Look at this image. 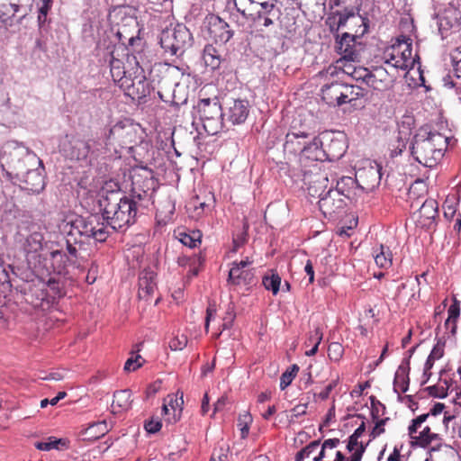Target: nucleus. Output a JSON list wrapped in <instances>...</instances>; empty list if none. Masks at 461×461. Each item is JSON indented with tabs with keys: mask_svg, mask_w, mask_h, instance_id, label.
Here are the masks:
<instances>
[{
	"mask_svg": "<svg viewBox=\"0 0 461 461\" xmlns=\"http://www.w3.org/2000/svg\"><path fill=\"white\" fill-rule=\"evenodd\" d=\"M349 86H350V89L348 90L349 91L348 95H349L351 103L357 99L363 98L367 95V91L358 86L349 85Z\"/></svg>",
	"mask_w": 461,
	"mask_h": 461,
	"instance_id": "nucleus-52",
	"label": "nucleus"
},
{
	"mask_svg": "<svg viewBox=\"0 0 461 461\" xmlns=\"http://www.w3.org/2000/svg\"><path fill=\"white\" fill-rule=\"evenodd\" d=\"M103 221H99V216H96V220L94 223V230L91 232L90 238H93L96 241L104 242L106 240V239L110 235V231L107 230V227L109 226L111 229L112 227L107 224L106 221L102 216Z\"/></svg>",
	"mask_w": 461,
	"mask_h": 461,
	"instance_id": "nucleus-32",
	"label": "nucleus"
},
{
	"mask_svg": "<svg viewBox=\"0 0 461 461\" xmlns=\"http://www.w3.org/2000/svg\"><path fill=\"white\" fill-rule=\"evenodd\" d=\"M322 142L320 137H314L309 141L303 149L301 155L299 156V161L302 167H308L309 162L324 161V151L322 150Z\"/></svg>",
	"mask_w": 461,
	"mask_h": 461,
	"instance_id": "nucleus-15",
	"label": "nucleus"
},
{
	"mask_svg": "<svg viewBox=\"0 0 461 461\" xmlns=\"http://www.w3.org/2000/svg\"><path fill=\"white\" fill-rule=\"evenodd\" d=\"M90 141L79 135L66 134L59 141V152L70 160H85L94 153Z\"/></svg>",
	"mask_w": 461,
	"mask_h": 461,
	"instance_id": "nucleus-8",
	"label": "nucleus"
},
{
	"mask_svg": "<svg viewBox=\"0 0 461 461\" xmlns=\"http://www.w3.org/2000/svg\"><path fill=\"white\" fill-rule=\"evenodd\" d=\"M460 315V303L456 298H454L452 304L448 308V318L445 321V326L447 328L451 321H456Z\"/></svg>",
	"mask_w": 461,
	"mask_h": 461,
	"instance_id": "nucleus-46",
	"label": "nucleus"
},
{
	"mask_svg": "<svg viewBox=\"0 0 461 461\" xmlns=\"http://www.w3.org/2000/svg\"><path fill=\"white\" fill-rule=\"evenodd\" d=\"M135 81V78L131 79L124 75V77H122V80H117L116 83H118L120 88L123 89L125 94L130 96L131 93V85H134Z\"/></svg>",
	"mask_w": 461,
	"mask_h": 461,
	"instance_id": "nucleus-55",
	"label": "nucleus"
},
{
	"mask_svg": "<svg viewBox=\"0 0 461 461\" xmlns=\"http://www.w3.org/2000/svg\"><path fill=\"white\" fill-rule=\"evenodd\" d=\"M49 442H37L35 447L39 450L49 451L52 448L59 449V446L66 447L67 440L64 438H50Z\"/></svg>",
	"mask_w": 461,
	"mask_h": 461,
	"instance_id": "nucleus-42",
	"label": "nucleus"
},
{
	"mask_svg": "<svg viewBox=\"0 0 461 461\" xmlns=\"http://www.w3.org/2000/svg\"><path fill=\"white\" fill-rule=\"evenodd\" d=\"M137 131L130 120L120 121L109 130L107 139L118 140L122 145L135 142Z\"/></svg>",
	"mask_w": 461,
	"mask_h": 461,
	"instance_id": "nucleus-13",
	"label": "nucleus"
},
{
	"mask_svg": "<svg viewBox=\"0 0 461 461\" xmlns=\"http://www.w3.org/2000/svg\"><path fill=\"white\" fill-rule=\"evenodd\" d=\"M350 86L348 84L343 85V89L340 90L339 98L335 104V106H341L344 104L351 103V100L349 98V90Z\"/></svg>",
	"mask_w": 461,
	"mask_h": 461,
	"instance_id": "nucleus-53",
	"label": "nucleus"
},
{
	"mask_svg": "<svg viewBox=\"0 0 461 461\" xmlns=\"http://www.w3.org/2000/svg\"><path fill=\"white\" fill-rule=\"evenodd\" d=\"M414 118L411 115H404L398 122V137L402 140H409L414 125Z\"/></svg>",
	"mask_w": 461,
	"mask_h": 461,
	"instance_id": "nucleus-33",
	"label": "nucleus"
},
{
	"mask_svg": "<svg viewBox=\"0 0 461 461\" xmlns=\"http://www.w3.org/2000/svg\"><path fill=\"white\" fill-rule=\"evenodd\" d=\"M52 271L50 273L46 285L48 292L41 291V301L54 303L67 294V289L73 285L76 280L75 262L68 258L66 252L57 249L50 252Z\"/></svg>",
	"mask_w": 461,
	"mask_h": 461,
	"instance_id": "nucleus-2",
	"label": "nucleus"
},
{
	"mask_svg": "<svg viewBox=\"0 0 461 461\" xmlns=\"http://www.w3.org/2000/svg\"><path fill=\"white\" fill-rule=\"evenodd\" d=\"M393 254L390 249L383 244L380 245V252L375 255V261L381 268H387L392 265Z\"/></svg>",
	"mask_w": 461,
	"mask_h": 461,
	"instance_id": "nucleus-35",
	"label": "nucleus"
},
{
	"mask_svg": "<svg viewBox=\"0 0 461 461\" xmlns=\"http://www.w3.org/2000/svg\"><path fill=\"white\" fill-rule=\"evenodd\" d=\"M203 60L207 68L214 71L220 68L221 64L225 61V59L215 46L206 44L203 50Z\"/></svg>",
	"mask_w": 461,
	"mask_h": 461,
	"instance_id": "nucleus-24",
	"label": "nucleus"
},
{
	"mask_svg": "<svg viewBox=\"0 0 461 461\" xmlns=\"http://www.w3.org/2000/svg\"><path fill=\"white\" fill-rule=\"evenodd\" d=\"M162 422L160 419L151 417L144 422V429L149 434H155L160 430Z\"/></svg>",
	"mask_w": 461,
	"mask_h": 461,
	"instance_id": "nucleus-48",
	"label": "nucleus"
},
{
	"mask_svg": "<svg viewBox=\"0 0 461 461\" xmlns=\"http://www.w3.org/2000/svg\"><path fill=\"white\" fill-rule=\"evenodd\" d=\"M98 272V265L95 262L91 263V267L88 269L87 275L86 276V282L92 285L95 282Z\"/></svg>",
	"mask_w": 461,
	"mask_h": 461,
	"instance_id": "nucleus-59",
	"label": "nucleus"
},
{
	"mask_svg": "<svg viewBox=\"0 0 461 461\" xmlns=\"http://www.w3.org/2000/svg\"><path fill=\"white\" fill-rule=\"evenodd\" d=\"M131 403V392L129 389L116 391L113 394V407L116 404L119 408L128 409Z\"/></svg>",
	"mask_w": 461,
	"mask_h": 461,
	"instance_id": "nucleus-36",
	"label": "nucleus"
},
{
	"mask_svg": "<svg viewBox=\"0 0 461 461\" xmlns=\"http://www.w3.org/2000/svg\"><path fill=\"white\" fill-rule=\"evenodd\" d=\"M364 189V185L359 183L358 177L356 175V177L353 178L351 176H342L338 182L336 188L334 190L338 191L339 195H342L344 198L351 199L353 194H355V189Z\"/></svg>",
	"mask_w": 461,
	"mask_h": 461,
	"instance_id": "nucleus-23",
	"label": "nucleus"
},
{
	"mask_svg": "<svg viewBox=\"0 0 461 461\" xmlns=\"http://www.w3.org/2000/svg\"><path fill=\"white\" fill-rule=\"evenodd\" d=\"M438 32L442 39L447 36L451 30H457L460 25L461 12L456 8L450 7L445 9L443 13L437 15Z\"/></svg>",
	"mask_w": 461,
	"mask_h": 461,
	"instance_id": "nucleus-14",
	"label": "nucleus"
},
{
	"mask_svg": "<svg viewBox=\"0 0 461 461\" xmlns=\"http://www.w3.org/2000/svg\"><path fill=\"white\" fill-rule=\"evenodd\" d=\"M314 339H315V343H314L313 347L312 348V349H310L309 351L306 352V355L309 357L313 356L317 353L319 345L322 339V331L321 330L320 328H316L314 330Z\"/></svg>",
	"mask_w": 461,
	"mask_h": 461,
	"instance_id": "nucleus-57",
	"label": "nucleus"
},
{
	"mask_svg": "<svg viewBox=\"0 0 461 461\" xmlns=\"http://www.w3.org/2000/svg\"><path fill=\"white\" fill-rule=\"evenodd\" d=\"M408 41L410 39L398 40V42L393 45V52L397 51V54L400 56V60H396L393 65L396 68H406L407 65L405 63L411 58V42Z\"/></svg>",
	"mask_w": 461,
	"mask_h": 461,
	"instance_id": "nucleus-25",
	"label": "nucleus"
},
{
	"mask_svg": "<svg viewBox=\"0 0 461 461\" xmlns=\"http://www.w3.org/2000/svg\"><path fill=\"white\" fill-rule=\"evenodd\" d=\"M141 358L140 355L136 356L135 357H131L127 359V361L124 364V371L131 372L134 371L137 368L141 366V363L139 362V359Z\"/></svg>",
	"mask_w": 461,
	"mask_h": 461,
	"instance_id": "nucleus-56",
	"label": "nucleus"
},
{
	"mask_svg": "<svg viewBox=\"0 0 461 461\" xmlns=\"http://www.w3.org/2000/svg\"><path fill=\"white\" fill-rule=\"evenodd\" d=\"M97 215L84 218L79 216L71 221L70 230L68 231L69 236L78 234L90 238L91 232L94 230V223L96 220Z\"/></svg>",
	"mask_w": 461,
	"mask_h": 461,
	"instance_id": "nucleus-20",
	"label": "nucleus"
},
{
	"mask_svg": "<svg viewBox=\"0 0 461 461\" xmlns=\"http://www.w3.org/2000/svg\"><path fill=\"white\" fill-rule=\"evenodd\" d=\"M337 21L338 20H337L335 12L330 13L327 16L326 21H325L326 25L329 27L330 33L333 34L334 37H335V34H339V28L336 27L338 24Z\"/></svg>",
	"mask_w": 461,
	"mask_h": 461,
	"instance_id": "nucleus-54",
	"label": "nucleus"
},
{
	"mask_svg": "<svg viewBox=\"0 0 461 461\" xmlns=\"http://www.w3.org/2000/svg\"><path fill=\"white\" fill-rule=\"evenodd\" d=\"M447 146V137L422 127L413 137L410 149L416 161L427 167H433L443 158Z\"/></svg>",
	"mask_w": 461,
	"mask_h": 461,
	"instance_id": "nucleus-4",
	"label": "nucleus"
},
{
	"mask_svg": "<svg viewBox=\"0 0 461 461\" xmlns=\"http://www.w3.org/2000/svg\"><path fill=\"white\" fill-rule=\"evenodd\" d=\"M255 269L242 270L238 267H232L229 272L228 283L235 285L244 284L253 285L256 284Z\"/></svg>",
	"mask_w": 461,
	"mask_h": 461,
	"instance_id": "nucleus-21",
	"label": "nucleus"
},
{
	"mask_svg": "<svg viewBox=\"0 0 461 461\" xmlns=\"http://www.w3.org/2000/svg\"><path fill=\"white\" fill-rule=\"evenodd\" d=\"M320 439L310 442L307 446L296 453L294 461H303L304 458L311 457L312 453L320 447Z\"/></svg>",
	"mask_w": 461,
	"mask_h": 461,
	"instance_id": "nucleus-40",
	"label": "nucleus"
},
{
	"mask_svg": "<svg viewBox=\"0 0 461 461\" xmlns=\"http://www.w3.org/2000/svg\"><path fill=\"white\" fill-rule=\"evenodd\" d=\"M187 345V338L185 335L175 337L169 341L171 350H182Z\"/></svg>",
	"mask_w": 461,
	"mask_h": 461,
	"instance_id": "nucleus-51",
	"label": "nucleus"
},
{
	"mask_svg": "<svg viewBox=\"0 0 461 461\" xmlns=\"http://www.w3.org/2000/svg\"><path fill=\"white\" fill-rule=\"evenodd\" d=\"M430 428L429 426H426L420 432V435L415 437V441H411V446L415 447H427L429 445V435H430Z\"/></svg>",
	"mask_w": 461,
	"mask_h": 461,
	"instance_id": "nucleus-45",
	"label": "nucleus"
},
{
	"mask_svg": "<svg viewBox=\"0 0 461 461\" xmlns=\"http://www.w3.org/2000/svg\"><path fill=\"white\" fill-rule=\"evenodd\" d=\"M107 432L105 421L91 424L82 431L84 440H95L104 436Z\"/></svg>",
	"mask_w": 461,
	"mask_h": 461,
	"instance_id": "nucleus-31",
	"label": "nucleus"
},
{
	"mask_svg": "<svg viewBox=\"0 0 461 461\" xmlns=\"http://www.w3.org/2000/svg\"><path fill=\"white\" fill-rule=\"evenodd\" d=\"M309 133L304 131H289L285 135V141L284 143V150L289 154L301 155L303 149L306 147L309 142L307 139Z\"/></svg>",
	"mask_w": 461,
	"mask_h": 461,
	"instance_id": "nucleus-17",
	"label": "nucleus"
},
{
	"mask_svg": "<svg viewBox=\"0 0 461 461\" xmlns=\"http://www.w3.org/2000/svg\"><path fill=\"white\" fill-rule=\"evenodd\" d=\"M38 166L39 167L37 168L35 167H31L21 177H17L12 182L14 185H18L23 190L32 194H39L44 189L45 181L43 164Z\"/></svg>",
	"mask_w": 461,
	"mask_h": 461,
	"instance_id": "nucleus-12",
	"label": "nucleus"
},
{
	"mask_svg": "<svg viewBox=\"0 0 461 461\" xmlns=\"http://www.w3.org/2000/svg\"><path fill=\"white\" fill-rule=\"evenodd\" d=\"M179 241L189 248H195L197 244L201 243V233L199 230L193 231L192 234L185 232L179 233Z\"/></svg>",
	"mask_w": 461,
	"mask_h": 461,
	"instance_id": "nucleus-39",
	"label": "nucleus"
},
{
	"mask_svg": "<svg viewBox=\"0 0 461 461\" xmlns=\"http://www.w3.org/2000/svg\"><path fill=\"white\" fill-rule=\"evenodd\" d=\"M262 283L265 288L271 291L274 295L277 294L280 291L281 277L277 273H272L271 276H265Z\"/></svg>",
	"mask_w": 461,
	"mask_h": 461,
	"instance_id": "nucleus-37",
	"label": "nucleus"
},
{
	"mask_svg": "<svg viewBox=\"0 0 461 461\" xmlns=\"http://www.w3.org/2000/svg\"><path fill=\"white\" fill-rule=\"evenodd\" d=\"M381 170L382 167L375 164V166L360 168L357 171L359 183L361 184V182H363L366 184V186L364 185V189L371 190L380 184L382 178Z\"/></svg>",
	"mask_w": 461,
	"mask_h": 461,
	"instance_id": "nucleus-19",
	"label": "nucleus"
},
{
	"mask_svg": "<svg viewBox=\"0 0 461 461\" xmlns=\"http://www.w3.org/2000/svg\"><path fill=\"white\" fill-rule=\"evenodd\" d=\"M114 37V30L111 28L110 30L104 31V33L100 36L99 41L96 43V50L98 51L104 50V58H109L114 55V50L116 49V43L113 41Z\"/></svg>",
	"mask_w": 461,
	"mask_h": 461,
	"instance_id": "nucleus-26",
	"label": "nucleus"
},
{
	"mask_svg": "<svg viewBox=\"0 0 461 461\" xmlns=\"http://www.w3.org/2000/svg\"><path fill=\"white\" fill-rule=\"evenodd\" d=\"M343 85L344 83L338 81L324 85L321 87L323 101L330 106H335L339 92L343 89Z\"/></svg>",
	"mask_w": 461,
	"mask_h": 461,
	"instance_id": "nucleus-29",
	"label": "nucleus"
},
{
	"mask_svg": "<svg viewBox=\"0 0 461 461\" xmlns=\"http://www.w3.org/2000/svg\"><path fill=\"white\" fill-rule=\"evenodd\" d=\"M234 5L237 12L240 13L243 18L252 22L253 23H259L263 17L269 15L276 6L274 3H269L268 1H262L258 3L257 5H259L258 10H254L252 8L249 10L240 9L238 7L236 2Z\"/></svg>",
	"mask_w": 461,
	"mask_h": 461,
	"instance_id": "nucleus-18",
	"label": "nucleus"
},
{
	"mask_svg": "<svg viewBox=\"0 0 461 461\" xmlns=\"http://www.w3.org/2000/svg\"><path fill=\"white\" fill-rule=\"evenodd\" d=\"M445 340L441 338L438 339L436 345L433 347L430 354L437 357L441 358L444 356Z\"/></svg>",
	"mask_w": 461,
	"mask_h": 461,
	"instance_id": "nucleus-58",
	"label": "nucleus"
},
{
	"mask_svg": "<svg viewBox=\"0 0 461 461\" xmlns=\"http://www.w3.org/2000/svg\"><path fill=\"white\" fill-rule=\"evenodd\" d=\"M320 138L322 142V150L325 154L324 161H337L346 153L348 145L343 135H335L334 132H324Z\"/></svg>",
	"mask_w": 461,
	"mask_h": 461,
	"instance_id": "nucleus-10",
	"label": "nucleus"
},
{
	"mask_svg": "<svg viewBox=\"0 0 461 461\" xmlns=\"http://www.w3.org/2000/svg\"><path fill=\"white\" fill-rule=\"evenodd\" d=\"M43 240V235L41 232L34 231L27 237L26 242L31 250L37 251L41 249Z\"/></svg>",
	"mask_w": 461,
	"mask_h": 461,
	"instance_id": "nucleus-44",
	"label": "nucleus"
},
{
	"mask_svg": "<svg viewBox=\"0 0 461 461\" xmlns=\"http://www.w3.org/2000/svg\"><path fill=\"white\" fill-rule=\"evenodd\" d=\"M112 188L111 184L105 185L99 192L98 206L107 224L114 230H124L133 225L137 220L138 201L142 199L141 194H131L128 197L121 191L118 185Z\"/></svg>",
	"mask_w": 461,
	"mask_h": 461,
	"instance_id": "nucleus-1",
	"label": "nucleus"
},
{
	"mask_svg": "<svg viewBox=\"0 0 461 461\" xmlns=\"http://www.w3.org/2000/svg\"><path fill=\"white\" fill-rule=\"evenodd\" d=\"M361 25L363 30L358 34H350L348 32H344L341 35L335 34V49L338 54L341 55L345 60L348 61H355L358 53L356 50V41L357 38H359L366 33H367L369 29V19L366 16H360ZM357 33V31H356Z\"/></svg>",
	"mask_w": 461,
	"mask_h": 461,
	"instance_id": "nucleus-9",
	"label": "nucleus"
},
{
	"mask_svg": "<svg viewBox=\"0 0 461 461\" xmlns=\"http://www.w3.org/2000/svg\"><path fill=\"white\" fill-rule=\"evenodd\" d=\"M0 162L4 176L11 181L21 177L31 167L42 165L34 152L17 141H11L4 147Z\"/></svg>",
	"mask_w": 461,
	"mask_h": 461,
	"instance_id": "nucleus-5",
	"label": "nucleus"
},
{
	"mask_svg": "<svg viewBox=\"0 0 461 461\" xmlns=\"http://www.w3.org/2000/svg\"><path fill=\"white\" fill-rule=\"evenodd\" d=\"M307 403L305 404H298L292 409L293 415L291 416L290 422L294 421V418L301 417L306 414Z\"/></svg>",
	"mask_w": 461,
	"mask_h": 461,
	"instance_id": "nucleus-62",
	"label": "nucleus"
},
{
	"mask_svg": "<svg viewBox=\"0 0 461 461\" xmlns=\"http://www.w3.org/2000/svg\"><path fill=\"white\" fill-rule=\"evenodd\" d=\"M389 420H390V418H388V417L380 419V420H379V418L377 420H374L375 421V424L370 432V438H371L370 440L375 439L376 437H378L379 435H381L382 433L384 432V427Z\"/></svg>",
	"mask_w": 461,
	"mask_h": 461,
	"instance_id": "nucleus-50",
	"label": "nucleus"
},
{
	"mask_svg": "<svg viewBox=\"0 0 461 461\" xmlns=\"http://www.w3.org/2000/svg\"><path fill=\"white\" fill-rule=\"evenodd\" d=\"M253 418L249 411H245L243 414H240L238 419V426L243 427V425H250Z\"/></svg>",
	"mask_w": 461,
	"mask_h": 461,
	"instance_id": "nucleus-64",
	"label": "nucleus"
},
{
	"mask_svg": "<svg viewBox=\"0 0 461 461\" xmlns=\"http://www.w3.org/2000/svg\"><path fill=\"white\" fill-rule=\"evenodd\" d=\"M155 273L152 270H143L139 277L138 296L141 300H148L149 296L154 293L156 284L154 282Z\"/></svg>",
	"mask_w": 461,
	"mask_h": 461,
	"instance_id": "nucleus-22",
	"label": "nucleus"
},
{
	"mask_svg": "<svg viewBox=\"0 0 461 461\" xmlns=\"http://www.w3.org/2000/svg\"><path fill=\"white\" fill-rule=\"evenodd\" d=\"M302 172L303 185L307 187L310 195H318L320 198L319 208L325 217L331 218L344 209L346 202L338 191L330 188L325 193L324 191L318 193L319 189H321L328 182V177L320 171L317 164L312 165V169H303Z\"/></svg>",
	"mask_w": 461,
	"mask_h": 461,
	"instance_id": "nucleus-3",
	"label": "nucleus"
},
{
	"mask_svg": "<svg viewBox=\"0 0 461 461\" xmlns=\"http://www.w3.org/2000/svg\"><path fill=\"white\" fill-rule=\"evenodd\" d=\"M357 2H359V4L354 8V7H351V8H348V7H346L343 11H335V14H336V17H337V22H338V24H337V28H339V30L340 28H343L346 26L348 21L350 19V18H354L357 14L360 17L361 15L359 14V12H360V7H361V5H362V0H357Z\"/></svg>",
	"mask_w": 461,
	"mask_h": 461,
	"instance_id": "nucleus-30",
	"label": "nucleus"
},
{
	"mask_svg": "<svg viewBox=\"0 0 461 461\" xmlns=\"http://www.w3.org/2000/svg\"><path fill=\"white\" fill-rule=\"evenodd\" d=\"M425 391L428 392V393L434 398L445 399L448 394V386L438 387L437 385H431L426 387Z\"/></svg>",
	"mask_w": 461,
	"mask_h": 461,
	"instance_id": "nucleus-47",
	"label": "nucleus"
},
{
	"mask_svg": "<svg viewBox=\"0 0 461 461\" xmlns=\"http://www.w3.org/2000/svg\"><path fill=\"white\" fill-rule=\"evenodd\" d=\"M194 109L199 114L205 131L210 135L217 134L224 127L225 113L222 111L219 98L200 99Z\"/></svg>",
	"mask_w": 461,
	"mask_h": 461,
	"instance_id": "nucleus-6",
	"label": "nucleus"
},
{
	"mask_svg": "<svg viewBox=\"0 0 461 461\" xmlns=\"http://www.w3.org/2000/svg\"><path fill=\"white\" fill-rule=\"evenodd\" d=\"M402 388H404L402 376H400L396 380V374H395L394 378H393V392L395 393H397L399 402H402V400H403V396H402V394H401V393H403Z\"/></svg>",
	"mask_w": 461,
	"mask_h": 461,
	"instance_id": "nucleus-60",
	"label": "nucleus"
},
{
	"mask_svg": "<svg viewBox=\"0 0 461 461\" xmlns=\"http://www.w3.org/2000/svg\"><path fill=\"white\" fill-rule=\"evenodd\" d=\"M294 377V374H291V372L288 371L284 372L280 377V389L285 390L289 386Z\"/></svg>",
	"mask_w": 461,
	"mask_h": 461,
	"instance_id": "nucleus-61",
	"label": "nucleus"
},
{
	"mask_svg": "<svg viewBox=\"0 0 461 461\" xmlns=\"http://www.w3.org/2000/svg\"><path fill=\"white\" fill-rule=\"evenodd\" d=\"M407 140H402V139H399V137H397V143L398 144H397V146H395L392 149V156L393 157H396V156H399V155L402 154L403 149H406Z\"/></svg>",
	"mask_w": 461,
	"mask_h": 461,
	"instance_id": "nucleus-63",
	"label": "nucleus"
},
{
	"mask_svg": "<svg viewBox=\"0 0 461 461\" xmlns=\"http://www.w3.org/2000/svg\"><path fill=\"white\" fill-rule=\"evenodd\" d=\"M418 346L419 345H416V346L411 348L406 352L407 356L402 359V364L398 366V368L396 370V380L400 376H402V379H403V385H404V388H402L403 393H406L409 390V386H410L409 374H410V370H411L410 360H411V357H412V355L414 354L416 348H418Z\"/></svg>",
	"mask_w": 461,
	"mask_h": 461,
	"instance_id": "nucleus-27",
	"label": "nucleus"
},
{
	"mask_svg": "<svg viewBox=\"0 0 461 461\" xmlns=\"http://www.w3.org/2000/svg\"><path fill=\"white\" fill-rule=\"evenodd\" d=\"M134 85H131L130 97L132 99L143 100L150 95L151 86L145 76L136 77Z\"/></svg>",
	"mask_w": 461,
	"mask_h": 461,
	"instance_id": "nucleus-28",
	"label": "nucleus"
},
{
	"mask_svg": "<svg viewBox=\"0 0 461 461\" xmlns=\"http://www.w3.org/2000/svg\"><path fill=\"white\" fill-rule=\"evenodd\" d=\"M193 36L190 31L183 24H177L171 29H166L160 36V45L165 52L171 56L180 57L186 48L192 45Z\"/></svg>",
	"mask_w": 461,
	"mask_h": 461,
	"instance_id": "nucleus-7",
	"label": "nucleus"
},
{
	"mask_svg": "<svg viewBox=\"0 0 461 461\" xmlns=\"http://www.w3.org/2000/svg\"><path fill=\"white\" fill-rule=\"evenodd\" d=\"M366 431V422L362 421V423L355 429L353 434H351L348 438L347 450L352 452L355 450L357 445H358V438L362 437V435Z\"/></svg>",
	"mask_w": 461,
	"mask_h": 461,
	"instance_id": "nucleus-41",
	"label": "nucleus"
},
{
	"mask_svg": "<svg viewBox=\"0 0 461 461\" xmlns=\"http://www.w3.org/2000/svg\"><path fill=\"white\" fill-rule=\"evenodd\" d=\"M359 75L356 77L357 80H361L366 83L368 86L373 87L374 89H378V83L382 82L381 78H377V75L372 73L366 68H363L361 71L357 72Z\"/></svg>",
	"mask_w": 461,
	"mask_h": 461,
	"instance_id": "nucleus-38",
	"label": "nucleus"
},
{
	"mask_svg": "<svg viewBox=\"0 0 461 461\" xmlns=\"http://www.w3.org/2000/svg\"><path fill=\"white\" fill-rule=\"evenodd\" d=\"M371 403V417L372 420H377L380 415H384L386 407L384 403L379 402L374 395L369 398Z\"/></svg>",
	"mask_w": 461,
	"mask_h": 461,
	"instance_id": "nucleus-43",
	"label": "nucleus"
},
{
	"mask_svg": "<svg viewBox=\"0 0 461 461\" xmlns=\"http://www.w3.org/2000/svg\"><path fill=\"white\" fill-rule=\"evenodd\" d=\"M108 61L110 65L111 76L113 81L116 82L117 80H122V78L124 77V75L126 74L123 62L121 59H116L114 55L109 57Z\"/></svg>",
	"mask_w": 461,
	"mask_h": 461,
	"instance_id": "nucleus-34",
	"label": "nucleus"
},
{
	"mask_svg": "<svg viewBox=\"0 0 461 461\" xmlns=\"http://www.w3.org/2000/svg\"><path fill=\"white\" fill-rule=\"evenodd\" d=\"M343 354V348L339 342H332L329 345L328 355L331 360L338 361Z\"/></svg>",
	"mask_w": 461,
	"mask_h": 461,
	"instance_id": "nucleus-49",
	"label": "nucleus"
},
{
	"mask_svg": "<svg viewBox=\"0 0 461 461\" xmlns=\"http://www.w3.org/2000/svg\"><path fill=\"white\" fill-rule=\"evenodd\" d=\"M205 23L208 27L209 35L215 43L224 45L234 35V31L229 23L217 14H209L205 17Z\"/></svg>",
	"mask_w": 461,
	"mask_h": 461,
	"instance_id": "nucleus-11",
	"label": "nucleus"
},
{
	"mask_svg": "<svg viewBox=\"0 0 461 461\" xmlns=\"http://www.w3.org/2000/svg\"><path fill=\"white\" fill-rule=\"evenodd\" d=\"M226 105L228 112L225 116L232 124H241L246 121L249 113V105L247 100L232 99Z\"/></svg>",
	"mask_w": 461,
	"mask_h": 461,
	"instance_id": "nucleus-16",
	"label": "nucleus"
}]
</instances>
